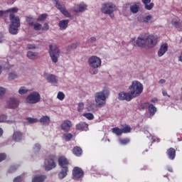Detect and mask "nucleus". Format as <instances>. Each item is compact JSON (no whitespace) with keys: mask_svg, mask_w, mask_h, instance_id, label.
<instances>
[{"mask_svg":"<svg viewBox=\"0 0 182 182\" xmlns=\"http://www.w3.org/2000/svg\"><path fill=\"white\" fill-rule=\"evenodd\" d=\"M10 12L9 20L10 25L9 31L11 35H18V31L21 28V20L19 17L16 16L15 14L18 12V8L14 7L6 11V14Z\"/></svg>","mask_w":182,"mask_h":182,"instance_id":"obj_2","label":"nucleus"},{"mask_svg":"<svg viewBox=\"0 0 182 182\" xmlns=\"http://www.w3.org/2000/svg\"><path fill=\"white\" fill-rule=\"evenodd\" d=\"M50 58L53 63H58L59 56H60V51L57 46H50L49 50Z\"/></svg>","mask_w":182,"mask_h":182,"instance_id":"obj_8","label":"nucleus"},{"mask_svg":"<svg viewBox=\"0 0 182 182\" xmlns=\"http://www.w3.org/2000/svg\"><path fill=\"white\" fill-rule=\"evenodd\" d=\"M73 154L75 155V156H82V149H80V147H75L73 149Z\"/></svg>","mask_w":182,"mask_h":182,"instance_id":"obj_34","label":"nucleus"},{"mask_svg":"<svg viewBox=\"0 0 182 182\" xmlns=\"http://www.w3.org/2000/svg\"><path fill=\"white\" fill-rule=\"evenodd\" d=\"M112 133H114L117 136H122V134H123L122 129L118 127L113 128Z\"/></svg>","mask_w":182,"mask_h":182,"instance_id":"obj_33","label":"nucleus"},{"mask_svg":"<svg viewBox=\"0 0 182 182\" xmlns=\"http://www.w3.org/2000/svg\"><path fill=\"white\" fill-rule=\"evenodd\" d=\"M58 164L62 168H68V164H69V162L65 156H61L58 159Z\"/></svg>","mask_w":182,"mask_h":182,"instance_id":"obj_15","label":"nucleus"},{"mask_svg":"<svg viewBox=\"0 0 182 182\" xmlns=\"http://www.w3.org/2000/svg\"><path fill=\"white\" fill-rule=\"evenodd\" d=\"M29 92V90L28 88H26V87H21L18 89V93L19 95H26V92Z\"/></svg>","mask_w":182,"mask_h":182,"instance_id":"obj_36","label":"nucleus"},{"mask_svg":"<svg viewBox=\"0 0 182 182\" xmlns=\"http://www.w3.org/2000/svg\"><path fill=\"white\" fill-rule=\"evenodd\" d=\"M151 20V15H149L143 18L142 22H144V23H147V22H149Z\"/></svg>","mask_w":182,"mask_h":182,"instance_id":"obj_46","label":"nucleus"},{"mask_svg":"<svg viewBox=\"0 0 182 182\" xmlns=\"http://www.w3.org/2000/svg\"><path fill=\"white\" fill-rule=\"evenodd\" d=\"M40 123L43 124V126H49L50 123V117L48 116H43L39 120Z\"/></svg>","mask_w":182,"mask_h":182,"instance_id":"obj_20","label":"nucleus"},{"mask_svg":"<svg viewBox=\"0 0 182 182\" xmlns=\"http://www.w3.org/2000/svg\"><path fill=\"white\" fill-rule=\"evenodd\" d=\"M130 11L132 14H137L140 11V3H136L130 6Z\"/></svg>","mask_w":182,"mask_h":182,"instance_id":"obj_25","label":"nucleus"},{"mask_svg":"<svg viewBox=\"0 0 182 182\" xmlns=\"http://www.w3.org/2000/svg\"><path fill=\"white\" fill-rule=\"evenodd\" d=\"M144 87L143 84L137 80H133L132 84L129 86V92H121L119 93L118 99L119 100H126L130 102L134 97H139L143 93Z\"/></svg>","mask_w":182,"mask_h":182,"instance_id":"obj_1","label":"nucleus"},{"mask_svg":"<svg viewBox=\"0 0 182 182\" xmlns=\"http://www.w3.org/2000/svg\"><path fill=\"white\" fill-rule=\"evenodd\" d=\"M6 159V154H0V162L4 161Z\"/></svg>","mask_w":182,"mask_h":182,"instance_id":"obj_51","label":"nucleus"},{"mask_svg":"<svg viewBox=\"0 0 182 182\" xmlns=\"http://www.w3.org/2000/svg\"><path fill=\"white\" fill-rule=\"evenodd\" d=\"M73 175L74 178H80L83 177V171L80 169L79 167H75L73 171Z\"/></svg>","mask_w":182,"mask_h":182,"instance_id":"obj_14","label":"nucleus"},{"mask_svg":"<svg viewBox=\"0 0 182 182\" xmlns=\"http://www.w3.org/2000/svg\"><path fill=\"white\" fill-rule=\"evenodd\" d=\"M36 47H28V49H36Z\"/></svg>","mask_w":182,"mask_h":182,"instance_id":"obj_63","label":"nucleus"},{"mask_svg":"<svg viewBox=\"0 0 182 182\" xmlns=\"http://www.w3.org/2000/svg\"><path fill=\"white\" fill-rule=\"evenodd\" d=\"M162 94L164 95V96H168V97H170V95H168L167 94V91H163Z\"/></svg>","mask_w":182,"mask_h":182,"instance_id":"obj_57","label":"nucleus"},{"mask_svg":"<svg viewBox=\"0 0 182 182\" xmlns=\"http://www.w3.org/2000/svg\"><path fill=\"white\" fill-rule=\"evenodd\" d=\"M26 120L28 124H33V123H38V122H39V119H38L37 118H32V117H27Z\"/></svg>","mask_w":182,"mask_h":182,"instance_id":"obj_37","label":"nucleus"},{"mask_svg":"<svg viewBox=\"0 0 182 182\" xmlns=\"http://www.w3.org/2000/svg\"><path fill=\"white\" fill-rule=\"evenodd\" d=\"M26 21H27L28 24L29 25V26H33L34 23H33V20L32 18H27Z\"/></svg>","mask_w":182,"mask_h":182,"instance_id":"obj_50","label":"nucleus"},{"mask_svg":"<svg viewBox=\"0 0 182 182\" xmlns=\"http://www.w3.org/2000/svg\"><path fill=\"white\" fill-rule=\"evenodd\" d=\"M3 134H4V131L2 130L1 128H0V137L1 136H2Z\"/></svg>","mask_w":182,"mask_h":182,"instance_id":"obj_60","label":"nucleus"},{"mask_svg":"<svg viewBox=\"0 0 182 182\" xmlns=\"http://www.w3.org/2000/svg\"><path fill=\"white\" fill-rule=\"evenodd\" d=\"M87 8V6L85 4H80L76 7H75L74 12H75V14H79V12H85Z\"/></svg>","mask_w":182,"mask_h":182,"instance_id":"obj_24","label":"nucleus"},{"mask_svg":"<svg viewBox=\"0 0 182 182\" xmlns=\"http://www.w3.org/2000/svg\"><path fill=\"white\" fill-rule=\"evenodd\" d=\"M171 23L178 32H182V21H180V18H173Z\"/></svg>","mask_w":182,"mask_h":182,"instance_id":"obj_13","label":"nucleus"},{"mask_svg":"<svg viewBox=\"0 0 182 182\" xmlns=\"http://www.w3.org/2000/svg\"><path fill=\"white\" fill-rule=\"evenodd\" d=\"M148 110L150 116H153L154 114H156V112H157V108L154 107L152 104H149L148 107Z\"/></svg>","mask_w":182,"mask_h":182,"instance_id":"obj_27","label":"nucleus"},{"mask_svg":"<svg viewBox=\"0 0 182 182\" xmlns=\"http://www.w3.org/2000/svg\"><path fill=\"white\" fill-rule=\"evenodd\" d=\"M31 26H33L34 31H41L42 29V24L39 23H35Z\"/></svg>","mask_w":182,"mask_h":182,"instance_id":"obj_39","label":"nucleus"},{"mask_svg":"<svg viewBox=\"0 0 182 182\" xmlns=\"http://www.w3.org/2000/svg\"><path fill=\"white\" fill-rule=\"evenodd\" d=\"M5 92H6V90L2 87H0V99H1L2 96L5 95Z\"/></svg>","mask_w":182,"mask_h":182,"instance_id":"obj_48","label":"nucleus"},{"mask_svg":"<svg viewBox=\"0 0 182 182\" xmlns=\"http://www.w3.org/2000/svg\"><path fill=\"white\" fill-rule=\"evenodd\" d=\"M76 129L77 130H81L82 132H87V130H89V124L86 122H81L76 125Z\"/></svg>","mask_w":182,"mask_h":182,"instance_id":"obj_18","label":"nucleus"},{"mask_svg":"<svg viewBox=\"0 0 182 182\" xmlns=\"http://www.w3.org/2000/svg\"><path fill=\"white\" fill-rule=\"evenodd\" d=\"M55 156H50L45 160L44 168L46 171H50V170L56 167V163L55 162Z\"/></svg>","mask_w":182,"mask_h":182,"instance_id":"obj_9","label":"nucleus"},{"mask_svg":"<svg viewBox=\"0 0 182 182\" xmlns=\"http://www.w3.org/2000/svg\"><path fill=\"white\" fill-rule=\"evenodd\" d=\"M122 133H130L132 128L130 127V126L127 125L123 129H122Z\"/></svg>","mask_w":182,"mask_h":182,"instance_id":"obj_44","label":"nucleus"},{"mask_svg":"<svg viewBox=\"0 0 182 182\" xmlns=\"http://www.w3.org/2000/svg\"><path fill=\"white\" fill-rule=\"evenodd\" d=\"M70 127H72V122L69 120L64 121L61 124V129L62 130H64V132H69L70 130Z\"/></svg>","mask_w":182,"mask_h":182,"instance_id":"obj_17","label":"nucleus"},{"mask_svg":"<svg viewBox=\"0 0 182 182\" xmlns=\"http://www.w3.org/2000/svg\"><path fill=\"white\" fill-rule=\"evenodd\" d=\"M89 73L90 75H97L99 68L102 67V59L97 55H92L88 58Z\"/></svg>","mask_w":182,"mask_h":182,"instance_id":"obj_4","label":"nucleus"},{"mask_svg":"<svg viewBox=\"0 0 182 182\" xmlns=\"http://www.w3.org/2000/svg\"><path fill=\"white\" fill-rule=\"evenodd\" d=\"M141 2L144 3L145 9H147V11H151L154 8V3H150L151 0H141Z\"/></svg>","mask_w":182,"mask_h":182,"instance_id":"obj_19","label":"nucleus"},{"mask_svg":"<svg viewBox=\"0 0 182 182\" xmlns=\"http://www.w3.org/2000/svg\"><path fill=\"white\" fill-rule=\"evenodd\" d=\"M2 68H4V69H9L10 67L7 58H2L0 60V75L2 72Z\"/></svg>","mask_w":182,"mask_h":182,"instance_id":"obj_16","label":"nucleus"},{"mask_svg":"<svg viewBox=\"0 0 182 182\" xmlns=\"http://www.w3.org/2000/svg\"><path fill=\"white\" fill-rule=\"evenodd\" d=\"M21 181H22V176H18L14 179V182H21Z\"/></svg>","mask_w":182,"mask_h":182,"instance_id":"obj_52","label":"nucleus"},{"mask_svg":"<svg viewBox=\"0 0 182 182\" xmlns=\"http://www.w3.org/2000/svg\"><path fill=\"white\" fill-rule=\"evenodd\" d=\"M47 18H48V14H43L38 17L37 21L38 22H43V21H45V19H46Z\"/></svg>","mask_w":182,"mask_h":182,"instance_id":"obj_38","label":"nucleus"},{"mask_svg":"<svg viewBox=\"0 0 182 182\" xmlns=\"http://www.w3.org/2000/svg\"><path fill=\"white\" fill-rule=\"evenodd\" d=\"M41 30L45 31L46 32L49 31V24L48 23H45L43 26H41Z\"/></svg>","mask_w":182,"mask_h":182,"instance_id":"obj_47","label":"nucleus"},{"mask_svg":"<svg viewBox=\"0 0 182 182\" xmlns=\"http://www.w3.org/2000/svg\"><path fill=\"white\" fill-rule=\"evenodd\" d=\"M161 46H168V44H167V43H166L164 45H162Z\"/></svg>","mask_w":182,"mask_h":182,"instance_id":"obj_62","label":"nucleus"},{"mask_svg":"<svg viewBox=\"0 0 182 182\" xmlns=\"http://www.w3.org/2000/svg\"><path fill=\"white\" fill-rule=\"evenodd\" d=\"M159 83H160V85H164V83H166V80L161 79L159 80Z\"/></svg>","mask_w":182,"mask_h":182,"instance_id":"obj_55","label":"nucleus"},{"mask_svg":"<svg viewBox=\"0 0 182 182\" xmlns=\"http://www.w3.org/2000/svg\"><path fill=\"white\" fill-rule=\"evenodd\" d=\"M15 170H16V166H11V167L9 168V172H10V173H14V171H15Z\"/></svg>","mask_w":182,"mask_h":182,"instance_id":"obj_54","label":"nucleus"},{"mask_svg":"<svg viewBox=\"0 0 182 182\" xmlns=\"http://www.w3.org/2000/svg\"><path fill=\"white\" fill-rule=\"evenodd\" d=\"M109 89L104 88L102 90L95 92V102L97 107H105L106 106V100L109 97Z\"/></svg>","mask_w":182,"mask_h":182,"instance_id":"obj_5","label":"nucleus"},{"mask_svg":"<svg viewBox=\"0 0 182 182\" xmlns=\"http://www.w3.org/2000/svg\"><path fill=\"white\" fill-rule=\"evenodd\" d=\"M33 150L34 151V153H38L39 152V151L41 150V144H35L33 148Z\"/></svg>","mask_w":182,"mask_h":182,"instance_id":"obj_43","label":"nucleus"},{"mask_svg":"<svg viewBox=\"0 0 182 182\" xmlns=\"http://www.w3.org/2000/svg\"><path fill=\"white\" fill-rule=\"evenodd\" d=\"M130 6V4H125L124 5V8L125 9H127V8H129Z\"/></svg>","mask_w":182,"mask_h":182,"instance_id":"obj_56","label":"nucleus"},{"mask_svg":"<svg viewBox=\"0 0 182 182\" xmlns=\"http://www.w3.org/2000/svg\"><path fill=\"white\" fill-rule=\"evenodd\" d=\"M4 14H6V11H0V17L2 16Z\"/></svg>","mask_w":182,"mask_h":182,"instance_id":"obj_59","label":"nucleus"},{"mask_svg":"<svg viewBox=\"0 0 182 182\" xmlns=\"http://www.w3.org/2000/svg\"><path fill=\"white\" fill-rule=\"evenodd\" d=\"M68 25H69V20H61L58 23L60 31H65L68 28Z\"/></svg>","mask_w":182,"mask_h":182,"instance_id":"obj_22","label":"nucleus"},{"mask_svg":"<svg viewBox=\"0 0 182 182\" xmlns=\"http://www.w3.org/2000/svg\"><path fill=\"white\" fill-rule=\"evenodd\" d=\"M147 42H149V43L152 46H156L157 45V42H159V37L154 35H141L137 38L136 45V46H146V43H147Z\"/></svg>","mask_w":182,"mask_h":182,"instance_id":"obj_3","label":"nucleus"},{"mask_svg":"<svg viewBox=\"0 0 182 182\" xmlns=\"http://www.w3.org/2000/svg\"><path fill=\"white\" fill-rule=\"evenodd\" d=\"M27 58L31 59V60H35L38 58V53L32 52V51H28L27 52Z\"/></svg>","mask_w":182,"mask_h":182,"instance_id":"obj_30","label":"nucleus"},{"mask_svg":"<svg viewBox=\"0 0 182 182\" xmlns=\"http://www.w3.org/2000/svg\"><path fill=\"white\" fill-rule=\"evenodd\" d=\"M130 142V139H119L120 144L125 145Z\"/></svg>","mask_w":182,"mask_h":182,"instance_id":"obj_45","label":"nucleus"},{"mask_svg":"<svg viewBox=\"0 0 182 182\" xmlns=\"http://www.w3.org/2000/svg\"><path fill=\"white\" fill-rule=\"evenodd\" d=\"M6 106L8 109H16L19 106V101L16 98H9L6 101Z\"/></svg>","mask_w":182,"mask_h":182,"instance_id":"obj_12","label":"nucleus"},{"mask_svg":"<svg viewBox=\"0 0 182 182\" xmlns=\"http://www.w3.org/2000/svg\"><path fill=\"white\" fill-rule=\"evenodd\" d=\"M83 117L87 119V120H93L95 119V115L90 112H85L82 114Z\"/></svg>","mask_w":182,"mask_h":182,"instance_id":"obj_32","label":"nucleus"},{"mask_svg":"<svg viewBox=\"0 0 182 182\" xmlns=\"http://www.w3.org/2000/svg\"><path fill=\"white\" fill-rule=\"evenodd\" d=\"M43 77L47 80L48 83H51V85H58L59 82V79L58 77L53 74L44 73Z\"/></svg>","mask_w":182,"mask_h":182,"instance_id":"obj_10","label":"nucleus"},{"mask_svg":"<svg viewBox=\"0 0 182 182\" xmlns=\"http://www.w3.org/2000/svg\"><path fill=\"white\" fill-rule=\"evenodd\" d=\"M168 171H171V173H172L173 172V168L171 167H168Z\"/></svg>","mask_w":182,"mask_h":182,"instance_id":"obj_61","label":"nucleus"},{"mask_svg":"<svg viewBox=\"0 0 182 182\" xmlns=\"http://www.w3.org/2000/svg\"><path fill=\"white\" fill-rule=\"evenodd\" d=\"M68 168H62L61 171L58 173V177L62 180L63 178H65L66 176H68Z\"/></svg>","mask_w":182,"mask_h":182,"instance_id":"obj_29","label":"nucleus"},{"mask_svg":"<svg viewBox=\"0 0 182 182\" xmlns=\"http://www.w3.org/2000/svg\"><path fill=\"white\" fill-rule=\"evenodd\" d=\"M4 122H6V115L5 114L0 116V123H4Z\"/></svg>","mask_w":182,"mask_h":182,"instance_id":"obj_49","label":"nucleus"},{"mask_svg":"<svg viewBox=\"0 0 182 182\" xmlns=\"http://www.w3.org/2000/svg\"><path fill=\"white\" fill-rule=\"evenodd\" d=\"M77 112H79V113H82V112H83V110H85V103L79 102L77 104Z\"/></svg>","mask_w":182,"mask_h":182,"instance_id":"obj_35","label":"nucleus"},{"mask_svg":"<svg viewBox=\"0 0 182 182\" xmlns=\"http://www.w3.org/2000/svg\"><path fill=\"white\" fill-rule=\"evenodd\" d=\"M46 178L45 175H36L32 178V182H43Z\"/></svg>","mask_w":182,"mask_h":182,"instance_id":"obj_23","label":"nucleus"},{"mask_svg":"<svg viewBox=\"0 0 182 182\" xmlns=\"http://www.w3.org/2000/svg\"><path fill=\"white\" fill-rule=\"evenodd\" d=\"M96 37H91L88 41V43H93V42H95Z\"/></svg>","mask_w":182,"mask_h":182,"instance_id":"obj_53","label":"nucleus"},{"mask_svg":"<svg viewBox=\"0 0 182 182\" xmlns=\"http://www.w3.org/2000/svg\"><path fill=\"white\" fill-rule=\"evenodd\" d=\"M57 99H58V100H60L62 102L65 99V93L60 91L58 92L57 95Z\"/></svg>","mask_w":182,"mask_h":182,"instance_id":"obj_41","label":"nucleus"},{"mask_svg":"<svg viewBox=\"0 0 182 182\" xmlns=\"http://www.w3.org/2000/svg\"><path fill=\"white\" fill-rule=\"evenodd\" d=\"M168 50V46H161L159 50H158V56L159 58H161V56H164V55Z\"/></svg>","mask_w":182,"mask_h":182,"instance_id":"obj_26","label":"nucleus"},{"mask_svg":"<svg viewBox=\"0 0 182 182\" xmlns=\"http://www.w3.org/2000/svg\"><path fill=\"white\" fill-rule=\"evenodd\" d=\"M1 42H2V39L0 38V43H1Z\"/></svg>","mask_w":182,"mask_h":182,"instance_id":"obj_64","label":"nucleus"},{"mask_svg":"<svg viewBox=\"0 0 182 182\" xmlns=\"http://www.w3.org/2000/svg\"><path fill=\"white\" fill-rule=\"evenodd\" d=\"M87 110L88 112H96V104L93 102L88 103Z\"/></svg>","mask_w":182,"mask_h":182,"instance_id":"obj_31","label":"nucleus"},{"mask_svg":"<svg viewBox=\"0 0 182 182\" xmlns=\"http://www.w3.org/2000/svg\"><path fill=\"white\" fill-rule=\"evenodd\" d=\"M13 140L17 142L21 141V140H22V132L15 131L13 134Z\"/></svg>","mask_w":182,"mask_h":182,"instance_id":"obj_21","label":"nucleus"},{"mask_svg":"<svg viewBox=\"0 0 182 182\" xmlns=\"http://www.w3.org/2000/svg\"><path fill=\"white\" fill-rule=\"evenodd\" d=\"M168 156L170 160H174L176 157V149H174L173 148H170L168 150Z\"/></svg>","mask_w":182,"mask_h":182,"instance_id":"obj_28","label":"nucleus"},{"mask_svg":"<svg viewBox=\"0 0 182 182\" xmlns=\"http://www.w3.org/2000/svg\"><path fill=\"white\" fill-rule=\"evenodd\" d=\"M55 2V6L60 12L64 15V16H66V18H70V13L66 10L65 6H63L62 4H60L59 2H58V0H53Z\"/></svg>","mask_w":182,"mask_h":182,"instance_id":"obj_11","label":"nucleus"},{"mask_svg":"<svg viewBox=\"0 0 182 182\" xmlns=\"http://www.w3.org/2000/svg\"><path fill=\"white\" fill-rule=\"evenodd\" d=\"M15 79H18V75L15 73H11L9 74V80H15Z\"/></svg>","mask_w":182,"mask_h":182,"instance_id":"obj_40","label":"nucleus"},{"mask_svg":"<svg viewBox=\"0 0 182 182\" xmlns=\"http://www.w3.org/2000/svg\"><path fill=\"white\" fill-rule=\"evenodd\" d=\"M151 102L152 103H157L158 100H157L156 98H153V99L151 100Z\"/></svg>","mask_w":182,"mask_h":182,"instance_id":"obj_58","label":"nucleus"},{"mask_svg":"<svg viewBox=\"0 0 182 182\" xmlns=\"http://www.w3.org/2000/svg\"><path fill=\"white\" fill-rule=\"evenodd\" d=\"M73 137V135L72 134H64V140L65 141H69L70 139Z\"/></svg>","mask_w":182,"mask_h":182,"instance_id":"obj_42","label":"nucleus"},{"mask_svg":"<svg viewBox=\"0 0 182 182\" xmlns=\"http://www.w3.org/2000/svg\"><path fill=\"white\" fill-rule=\"evenodd\" d=\"M26 103L29 105H36L41 102V94L35 91L30 93L26 98Z\"/></svg>","mask_w":182,"mask_h":182,"instance_id":"obj_7","label":"nucleus"},{"mask_svg":"<svg viewBox=\"0 0 182 182\" xmlns=\"http://www.w3.org/2000/svg\"><path fill=\"white\" fill-rule=\"evenodd\" d=\"M101 11L102 14H105V15H109V16L113 18H114V15L112 14L116 11V6L112 3H105L102 4Z\"/></svg>","mask_w":182,"mask_h":182,"instance_id":"obj_6","label":"nucleus"}]
</instances>
